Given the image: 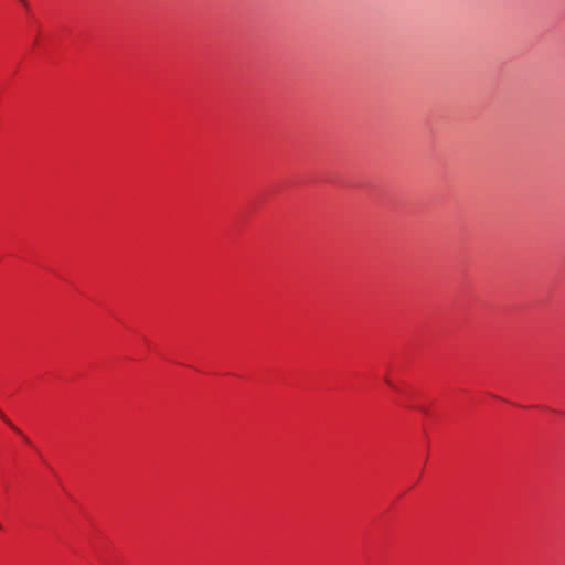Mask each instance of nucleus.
<instances>
[{"instance_id": "nucleus-3", "label": "nucleus", "mask_w": 565, "mask_h": 565, "mask_svg": "<svg viewBox=\"0 0 565 565\" xmlns=\"http://www.w3.org/2000/svg\"><path fill=\"white\" fill-rule=\"evenodd\" d=\"M24 6H26V1L25 0H20Z\"/></svg>"}, {"instance_id": "nucleus-1", "label": "nucleus", "mask_w": 565, "mask_h": 565, "mask_svg": "<svg viewBox=\"0 0 565 565\" xmlns=\"http://www.w3.org/2000/svg\"><path fill=\"white\" fill-rule=\"evenodd\" d=\"M0 418H2L14 431L20 433V430L4 416V414L1 411Z\"/></svg>"}, {"instance_id": "nucleus-2", "label": "nucleus", "mask_w": 565, "mask_h": 565, "mask_svg": "<svg viewBox=\"0 0 565 565\" xmlns=\"http://www.w3.org/2000/svg\"><path fill=\"white\" fill-rule=\"evenodd\" d=\"M386 383H387L388 385H392V383H391V381H390L388 379H386Z\"/></svg>"}]
</instances>
